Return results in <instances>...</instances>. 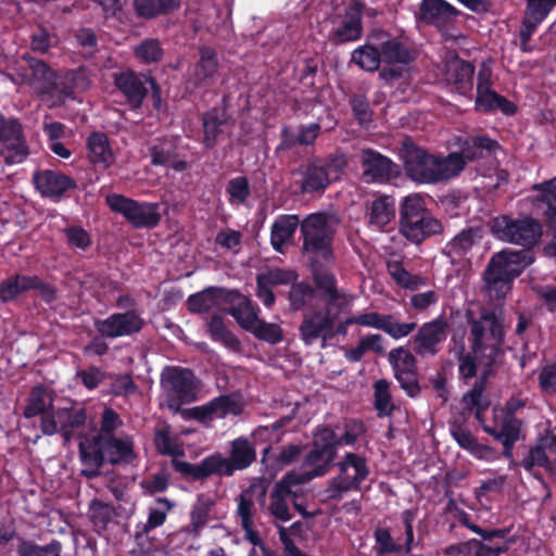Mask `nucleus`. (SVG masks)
Wrapping results in <instances>:
<instances>
[{"mask_svg":"<svg viewBox=\"0 0 556 556\" xmlns=\"http://www.w3.org/2000/svg\"><path fill=\"white\" fill-rule=\"evenodd\" d=\"M225 313L230 314L244 330L250 332L260 320L258 311L252 305L251 300L236 291L231 292Z\"/></svg>","mask_w":556,"mask_h":556,"instance_id":"29","label":"nucleus"},{"mask_svg":"<svg viewBox=\"0 0 556 556\" xmlns=\"http://www.w3.org/2000/svg\"><path fill=\"white\" fill-rule=\"evenodd\" d=\"M492 229L501 240L528 249L538 244L542 237V225L529 216L517 219L508 216L496 217Z\"/></svg>","mask_w":556,"mask_h":556,"instance_id":"9","label":"nucleus"},{"mask_svg":"<svg viewBox=\"0 0 556 556\" xmlns=\"http://www.w3.org/2000/svg\"><path fill=\"white\" fill-rule=\"evenodd\" d=\"M214 506L215 500L212 496L205 494L198 495L190 513V526L195 534H198L210 521Z\"/></svg>","mask_w":556,"mask_h":556,"instance_id":"45","label":"nucleus"},{"mask_svg":"<svg viewBox=\"0 0 556 556\" xmlns=\"http://www.w3.org/2000/svg\"><path fill=\"white\" fill-rule=\"evenodd\" d=\"M495 146L496 143L491 139L485 137H473L466 139L460 152L456 153L462 157L465 166L467 162L484 157L495 148Z\"/></svg>","mask_w":556,"mask_h":556,"instance_id":"43","label":"nucleus"},{"mask_svg":"<svg viewBox=\"0 0 556 556\" xmlns=\"http://www.w3.org/2000/svg\"><path fill=\"white\" fill-rule=\"evenodd\" d=\"M242 409L243 403L240 397L230 394L218 396L204 405L188 408L182 412V415L201 422H210L214 419L237 416Z\"/></svg>","mask_w":556,"mask_h":556,"instance_id":"15","label":"nucleus"},{"mask_svg":"<svg viewBox=\"0 0 556 556\" xmlns=\"http://www.w3.org/2000/svg\"><path fill=\"white\" fill-rule=\"evenodd\" d=\"M388 271L391 277L403 288H407L410 290H417L427 285V279L418 276L409 274L403 266L397 263H389Z\"/></svg>","mask_w":556,"mask_h":556,"instance_id":"51","label":"nucleus"},{"mask_svg":"<svg viewBox=\"0 0 556 556\" xmlns=\"http://www.w3.org/2000/svg\"><path fill=\"white\" fill-rule=\"evenodd\" d=\"M401 233L414 243H420L426 237L439 233L441 224L438 219L426 216L418 217L400 225Z\"/></svg>","mask_w":556,"mask_h":556,"instance_id":"34","label":"nucleus"},{"mask_svg":"<svg viewBox=\"0 0 556 556\" xmlns=\"http://www.w3.org/2000/svg\"><path fill=\"white\" fill-rule=\"evenodd\" d=\"M334 457L336 450L331 446L313 447L304 459L303 471H293L288 475L293 476L294 480L302 485L315 477L325 475Z\"/></svg>","mask_w":556,"mask_h":556,"instance_id":"19","label":"nucleus"},{"mask_svg":"<svg viewBox=\"0 0 556 556\" xmlns=\"http://www.w3.org/2000/svg\"><path fill=\"white\" fill-rule=\"evenodd\" d=\"M161 406L177 414L180 412L181 405L197 400L200 381L187 368L166 367L161 374Z\"/></svg>","mask_w":556,"mask_h":556,"instance_id":"6","label":"nucleus"},{"mask_svg":"<svg viewBox=\"0 0 556 556\" xmlns=\"http://www.w3.org/2000/svg\"><path fill=\"white\" fill-rule=\"evenodd\" d=\"M337 318L338 314L332 313L331 304L304 313L299 326L300 339L306 346L320 339L324 346L328 340L334 337V321Z\"/></svg>","mask_w":556,"mask_h":556,"instance_id":"11","label":"nucleus"},{"mask_svg":"<svg viewBox=\"0 0 556 556\" xmlns=\"http://www.w3.org/2000/svg\"><path fill=\"white\" fill-rule=\"evenodd\" d=\"M232 291L218 288H208L200 293L190 295L188 305L192 312H208L219 309L225 313Z\"/></svg>","mask_w":556,"mask_h":556,"instance_id":"30","label":"nucleus"},{"mask_svg":"<svg viewBox=\"0 0 556 556\" xmlns=\"http://www.w3.org/2000/svg\"><path fill=\"white\" fill-rule=\"evenodd\" d=\"M301 484L294 480L293 476L286 475L281 480L277 481L270 491L268 504L264 508V513L274 519V523L288 522L293 518V507L303 516L305 511L296 503L300 494Z\"/></svg>","mask_w":556,"mask_h":556,"instance_id":"8","label":"nucleus"},{"mask_svg":"<svg viewBox=\"0 0 556 556\" xmlns=\"http://www.w3.org/2000/svg\"><path fill=\"white\" fill-rule=\"evenodd\" d=\"M313 279L316 287L329 299L327 304L337 302L338 311H343L354 301V295L343 289H338L334 275L324 270L318 263H312Z\"/></svg>","mask_w":556,"mask_h":556,"instance_id":"21","label":"nucleus"},{"mask_svg":"<svg viewBox=\"0 0 556 556\" xmlns=\"http://www.w3.org/2000/svg\"><path fill=\"white\" fill-rule=\"evenodd\" d=\"M37 276L16 275L0 283V300L8 302L28 290H33Z\"/></svg>","mask_w":556,"mask_h":556,"instance_id":"44","label":"nucleus"},{"mask_svg":"<svg viewBox=\"0 0 556 556\" xmlns=\"http://www.w3.org/2000/svg\"><path fill=\"white\" fill-rule=\"evenodd\" d=\"M533 262L529 251L504 250L494 254L484 271V292L491 300H502L511 281Z\"/></svg>","mask_w":556,"mask_h":556,"instance_id":"4","label":"nucleus"},{"mask_svg":"<svg viewBox=\"0 0 556 556\" xmlns=\"http://www.w3.org/2000/svg\"><path fill=\"white\" fill-rule=\"evenodd\" d=\"M407 175L421 184H437L456 177L464 169V161L456 152L437 156L413 144L403 150Z\"/></svg>","mask_w":556,"mask_h":556,"instance_id":"2","label":"nucleus"},{"mask_svg":"<svg viewBox=\"0 0 556 556\" xmlns=\"http://www.w3.org/2000/svg\"><path fill=\"white\" fill-rule=\"evenodd\" d=\"M348 164L344 155H332L325 160H315L307 164L302 179L303 192L325 190L330 184L342 176Z\"/></svg>","mask_w":556,"mask_h":556,"instance_id":"10","label":"nucleus"},{"mask_svg":"<svg viewBox=\"0 0 556 556\" xmlns=\"http://www.w3.org/2000/svg\"><path fill=\"white\" fill-rule=\"evenodd\" d=\"M447 337V323L437 318L425 323L414 336V350L420 356L434 355Z\"/></svg>","mask_w":556,"mask_h":556,"instance_id":"18","label":"nucleus"},{"mask_svg":"<svg viewBox=\"0 0 556 556\" xmlns=\"http://www.w3.org/2000/svg\"><path fill=\"white\" fill-rule=\"evenodd\" d=\"M337 466L339 472L329 481L325 490L327 500H342L348 492L358 490L361 483L365 481L369 475L367 460L358 454H345Z\"/></svg>","mask_w":556,"mask_h":556,"instance_id":"7","label":"nucleus"},{"mask_svg":"<svg viewBox=\"0 0 556 556\" xmlns=\"http://www.w3.org/2000/svg\"><path fill=\"white\" fill-rule=\"evenodd\" d=\"M53 399L51 393L42 387H36L29 394L27 406L24 409V416L31 418L43 414L52 407Z\"/></svg>","mask_w":556,"mask_h":556,"instance_id":"49","label":"nucleus"},{"mask_svg":"<svg viewBox=\"0 0 556 556\" xmlns=\"http://www.w3.org/2000/svg\"><path fill=\"white\" fill-rule=\"evenodd\" d=\"M255 500V486L243 490L237 498V515L241 520V525L253 522V516L255 513L254 507Z\"/></svg>","mask_w":556,"mask_h":556,"instance_id":"54","label":"nucleus"},{"mask_svg":"<svg viewBox=\"0 0 556 556\" xmlns=\"http://www.w3.org/2000/svg\"><path fill=\"white\" fill-rule=\"evenodd\" d=\"M386 318L383 331L395 340L407 337L417 327L416 323H399L390 314Z\"/></svg>","mask_w":556,"mask_h":556,"instance_id":"62","label":"nucleus"},{"mask_svg":"<svg viewBox=\"0 0 556 556\" xmlns=\"http://www.w3.org/2000/svg\"><path fill=\"white\" fill-rule=\"evenodd\" d=\"M114 515L113 507L101 501H93L90 505L91 520L99 530L105 529Z\"/></svg>","mask_w":556,"mask_h":556,"instance_id":"59","label":"nucleus"},{"mask_svg":"<svg viewBox=\"0 0 556 556\" xmlns=\"http://www.w3.org/2000/svg\"><path fill=\"white\" fill-rule=\"evenodd\" d=\"M471 346L469 352L460 346L455 351L458 357V372L462 379L478 377L475 383L463 396L464 408L473 413L481 420V414L489 408L490 401L483 393L484 383L491 375L493 364L501 352L504 340L503 320L495 311L483 309L478 317L469 316Z\"/></svg>","mask_w":556,"mask_h":556,"instance_id":"1","label":"nucleus"},{"mask_svg":"<svg viewBox=\"0 0 556 556\" xmlns=\"http://www.w3.org/2000/svg\"><path fill=\"white\" fill-rule=\"evenodd\" d=\"M200 60L194 68V78L198 84L205 83L211 79L217 72L218 62L216 52L208 47H201Z\"/></svg>","mask_w":556,"mask_h":556,"instance_id":"48","label":"nucleus"},{"mask_svg":"<svg viewBox=\"0 0 556 556\" xmlns=\"http://www.w3.org/2000/svg\"><path fill=\"white\" fill-rule=\"evenodd\" d=\"M180 0H132L136 14L142 18H154L177 10Z\"/></svg>","mask_w":556,"mask_h":556,"instance_id":"42","label":"nucleus"},{"mask_svg":"<svg viewBox=\"0 0 556 556\" xmlns=\"http://www.w3.org/2000/svg\"><path fill=\"white\" fill-rule=\"evenodd\" d=\"M212 475L232 476L227 457L213 454L198 464V479H205Z\"/></svg>","mask_w":556,"mask_h":556,"instance_id":"50","label":"nucleus"},{"mask_svg":"<svg viewBox=\"0 0 556 556\" xmlns=\"http://www.w3.org/2000/svg\"><path fill=\"white\" fill-rule=\"evenodd\" d=\"M459 12L445 0H421L417 13L418 20L443 28L454 22Z\"/></svg>","mask_w":556,"mask_h":556,"instance_id":"24","label":"nucleus"},{"mask_svg":"<svg viewBox=\"0 0 556 556\" xmlns=\"http://www.w3.org/2000/svg\"><path fill=\"white\" fill-rule=\"evenodd\" d=\"M1 154L9 164L21 163L27 155L21 125L14 119H5L0 115Z\"/></svg>","mask_w":556,"mask_h":556,"instance_id":"17","label":"nucleus"},{"mask_svg":"<svg viewBox=\"0 0 556 556\" xmlns=\"http://www.w3.org/2000/svg\"><path fill=\"white\" fill-rule=\"evenodd\" d=\"M154 443L156 450L162 454L170 455L173 457L181 456L184 454V451L177 440L170 435L168 427L159 429L155 432Z\"/></svg>","mask_w":556,"mask_h":556,"instance_id":"55","label":"nucleus"},{"mask_svg":"<svg viewBox=\"0 0 556 556\" xmlns=\"http://www.w3.org/2000/svg\"><path fill=\"white\" fill-rule=\"evenodd\" d=\"M534 188L540 191L536 198L538 201L545 203L547 206L545 214L549 223H556V178Z\"/></svg>","mask_w":556,"mask_h":556,"instance_id":"56","label":"nucleus"},{"mask_svg":"<svg viewBox=\"0 0 556 556\" xmlns=\"http://www.w3.org/2000/svg\"><path fill=\"white\" fill-rule=\"evenodd\" d=\"M207 332L212 340L218 341L226 348L238 351L240 349V341L237 337L226 328L223 316L213 315L207 321Z\"/></svg>","mask_w":556,"mask_h":556,"instance_id":"47","label":"nucleus"},{"mask_svg":"<svg viewBox=\"0 0 556 556\" xmlns=\"http://www.w3.org/2000/svg\"><path fill=\"white\" fill-rule=\"evenodd\" d=\"M362 35V14L355 8H350L341 17L339 25L332 30L331 39L342 43L357 40Z\"/></svg>","mask_w":556,"mask_h":556,"instance_id":"35","label":"nucleus"},{"mask_svg":"<svg viewBox=\"0 0 556 556\" xmlns=\"http://www.w3.org/2000/svg\"><path fill=\"white\" fill-rule=\"evenodd\" d=\"M134 443L124 437H83L79 442V457L87 469L83 473L89 478L99 473L104 462L111 464L128 463L134 458Z\"/></svg>","mask_w":556,"mask_h":556,"instance_id":"3","label":"nucleus"},{"mask_svg":"<svg viewBox=\"0 0 556 556\" xmlns=\"http://www.w3.org/2000/svg\"><path fill=\"white\" fill-rule=\"evenodd\" d=\"M361 162L363 178L366 182L384 181L396 173L393 162L372 149L362 151Z\"/></svg>","mask_w":556,"mask_h":556,"instance_id":"22","label":"nucleus"},{"mask_svg":"<svg viewBox=\"0 0 556 556\" xmlns=\"http://www.w3.org/2000/svg\"><path fill=\"white\" fill-rule=\"evenodd\" d=\"M91 86L89 72L85 67L67 71L58 75L54 97L50 105H59L66 99L73 98L76 92H84Z\"/></svg>","mask_w":556,"mask_h":556,"instance_id":"20","label":"nucleus"},{"mask_svg":"<svg viewBox=\"0 0 556 556\" xmlns=\"http://www.w3.org/2000/svg\"><path fill=\"white\" fill-rule=\"evenodd\" d=\"M299 226L296 215H281L271 225L270 242L277 252H282L283 244L288 243Z\"/></svg>","mask_w":556,"mask_h":556,"instance_id":"39","label":"nucleus"},{"mask_svg":"<svg viewBox=\"0 0 556 556\" xmlns=\"http://www.w3.org/2000/svg\"><path fill=\"white\" fill-rule=\"evenodd\" d=\"M488 408H485L482 413H484ZM494 417L497 419L502 417V422L500 426L489 427L483 425V418L481 420L477 418V420L483 426L485 432L494 437L500 442L515 443L519 439L520 434V422L515 416L511 414H504V410L494 408ZM483 414H481L482 416Z\"/></svg>","mask_w":556,"mask_h":556,"instance_id":"33","label":"nucleus"},{"mask_svg":"<svg viewBox=\"0 0 556 556\" xmlns=\"http://www.w3.org/2000/svg\"><path fill=\"white\" fill-rule=\"evenodd\" d=\"M88 157L97 165L104 168L110 167L114 162V154L110 147L109 139L103 132H93L88 138Z\"/></svg>","mask_w":556,"mask_h":556,"instance_id":"37","label":"nucleus"},{"mask_svg":"<svg viewBox=\"0 0 556 556\" xmlns=\"http://www.w3.org/2000/svg\"><path fill=\"white\" fill-rule=\"evenodd\" d=\"M142 319L134 312L113 314L104 320L96 323V328L101 336L117 338L138 332L142 328Z\"/></svg>","mask_w":556,"mask_h":556,"instance_id":"23","label":"nucleus"},{"mask_svg":"<svg viewBox=\"0 0 556 556\" xmlns=\"http://www.w3.org/2000/svg\"><path fill=\"white\" fill-rule=\"evenodd\" d=\"M352 61L365 71H376L381 62L378 45L371 42V35L368 42L363 47L354 50Z\"/></svg>","mask_w":556,"mask_h":556,"instance_id":"46","label":"nucleus"},{"mask_svg":"<svg viewBox=\"0 0 556 556\" xmlns=\"http://www.w3.org/2000/svg\"><path fill=\"white\" fill-rule=\"evenodd\" d=\"M315 290L306 282L292 285L289 291V301L293 309L302 308L313 296Z\"/></svg>","mask_w":556,"mask_h":556,"instance_id":"60","label":"nucleus"},{"mask_svg":"<svg viewBox=\"0 0 556 556\" xmlns=\"http://www.w3.org/2000/svg\"><path fill=\"white\" fill-rule=\"evenodd\" d=\"M25 65L20 67L18 79L31 87L39 94L47 96L51 102L54 97V87L56 86L58 74L41 60L31 56H23Z\"/></svg>","mask_w":556,"mask_h":556,"instance_id":"14","label":"nucleus"},{"mask_svg":"<svg viewBox=\"0 0 556 556\" xmlns=\"http://www.w3.org/2000/svg\"><path fill=\"white\" fill-rule=\"evenodd\" d=\"M34 182L37 190L45 197H59L75 187L70 177L54 170H42L35 174Z\"/></svg>","mask_w":556,"mask_h":556,"instance_id":"32","label":"nucleus"},{"mask_svg":"<svg viewBox=\"0 0 556 556\" xmlns=\"http://www.w3.org/2000/svg\"><path fill=\"white\" fill-rule=\"evenodd\" d=\"M473 67L459 59H452L445 64L444 79L457 92L467 93L472 89Z\"/></svg>","mask_w":556,"mask_h":556,"instance_id":"31","label":"nucleus"},{"mask_svg":"<svg viewBox=\"0 0 556 556\" xmlns=\"http://www.w3.org/2000/svg\"><path fill=\"white\" fill-rule=\"evenodd\" d=\"M478 230H464L458 233L448 244L450 253L462 255L466 253L479 239Z\"/></svg>","mask_w":556,"mask_h":556,"instance_id":"58","label":"nucleus"},{"mask_svg":"<svg viewBox=\"0 0 556 556\" xmlns=\"http://www.w3.org/2000/svg\"><path fill=\"white\" fill-rule=\"evenodd\" d=\"M255 458V447L247 439L240 438L232 441L230 456L227 457L231 473L248 468Z\"/></svg>","mask_w":556,"mask_h":556,"instance_id":"41","label":"nucleus"},{"mask_svg":"<svg viewBox=\"0 0 556 556\" xmlns=\"http://www.w3.org/2000/svg\"><path fill=\"white\" fill-rule=\"evenodd\" d=\"M389 388L390 384L384 379L378 380L374 386L375 407L379 416H389L394 409Z\"/></svg>","mask_w":556,"mask_h":556,"instance_id":"53","label":"nucleus"},{"mask_svg":"<svg viewBox=\"0 0 556 556\" xmlns=\"http://www.w3.org/2000/svg\"><path fill=\"white\" fill-rule=\"evenodd\" d=\"M426 216L430 215L427 213L424 199L419 194H409L403 200L400 211V224Z\"/></svg>","mask_w":556,"mask_h":556,"instance_id":"52","label":"nucleus"},{"mask_svg":"<svg viewBox=\"0 0 556 556\" xmlns=\"http://www.w3.org/2000/svg\"><path fill=\"white\" fill-rule=\"evenodd\" d=\"M61 544L50 543L46 546H36L28 543H22L18 553L21 556H60Z\"/></svg>","mask_w":556,"mask_h":556,"instance_id":"63","label":"nucleus"},{"mask_svg":"<svg viewBox=\"0 0 556 556\" xmlns=\"http://www.w3.org/2000/svg\"><path fill=\"white\" fill-rule=\"evenodd\" d=\"M146 84H149L152 88L155 87V81L151 77H141L132 72H125L115 76L116 87L134 108H138L144 99L148 92Z\"/></svg>","mask_w":556,"mask_h":556,"instance_id":"26","label":"nucleus"},{"mask_svg":"<svg viewBox=\"0 0 556 556\" xmlns=\"http://www.w3.org/2000/svg\"><path fill=\"white\" fill-rule=\"evenodd\" d=\"M450 432L457 444L476 458L490 459L493 456L492 448L480 444L468 428L453 424L450 428Z\"/></svg>","mask_w":556,"mask_h":556,"instance_id":"36","label":"nucleus"},{"mask_svg":"<svg viewBox=\"0 0 556 556\" xmlns=\"http://www.w3.org/2000/svg\"><path fill=\"white\" fill-rule=\"evenodd\" d=\"M546 445L547 437L542 439L535 447L530 450L529 455L522 462L525 468L530 469L531 467L538 465L545 467L548 470L549 458L547 455Z\"/></svg>","mask_w":556,"mask_h":556,"instance_id":"61","label":"nucleus"},{"mask_svg":"<svg viewBox=\"0 0 556 556\" xmlns=\"http://www.w3.org/2000/svg\"><path fill=\"white\" fill-rule=\"evenodd\" d=\"M463 549L471 553V556H498L501 553L505 552L507 547L505 545L489 546L480 541L472 540L464 543Z\"/></svg>","mask_w":556,"mask_h":556,"instance_id":"64","label":"nucleus"},{"mask_svg":"<svg viewBox=\"0 0 556 556\" xmlns=\"http://www.w3.org/2000/svg\"><path fill=\"white\" fill-rule=\"evenodd\" d=\"M340 223V217L333 213H314L302 220V249L311 263L331 261L333 235Z\"/></svg>","mask_w":556,"mask_h":556,"instance_id":"5","label":"nucleus"},{"mask_svg":"<svg viewBox=\"0 0 556 556\" xmlns=\"http://www.w3.org/2000/svg\"><path fill=\"white\" fill-rule=\"evenodd\" d=\"M86 409L81 405L66 402L52 415L42 416L41 429L47 435L61 432L65 441H70L73 433L86 424Z\"/></svg>","mask_w":556,"mask_h":556,"instance_id":"12","label":"nucleus"},{"mask_svg":"<svg viewBox=\"0 0 556 556\" xmlns=\"http://www.w3.org/2000/svg\"><path fill=\"white\" fill-rule=\"evenodd\" d=\"M251 333L271 344L279 343L283 339V331L278 324L265 323L262 319L257 321V325L254 326Z\"/></svg>","mask_w":556,"mask_h":556,"instance_id":"57","label":"nucleus"},{"mask_svg":"<svg viewBox=\"0 0 556 556\" xmlns=\"http://www.w3.org/2000/svg\"><path fill=\"white\" fill-rule=\"evenodd\" d=\"M395 378L401 387L410 395L418 393L417 365L415 356L404 346L395 348L388 354Z\"/></svg>","mask_w":556,"mask_h":556,"instance_id":"16","label":"nucleus"},{"mask_svg":"<svg viewBox=\"0 0 556 556\" xmlns=\"http://www.w3.org/2000/svg\"><path fill=\"white\" fill-rule=\"evenodd\" d=\"M556 0H528V7L520 30L521 49L529 51L528 41L536 26L547 16Z\"/></svg>","mask_w":556,"mask_h":556,"instance_id":"27","label":"nucleus"},{"mask_svg":"<svg viewBox=\"0 0 556 556\" xmlns=\"http://www.w3.org/2000/svg\"><path fill=\"white\" fill-rule=\"evenodd\" d=\"M413 515L406 510L403 514V520L405 526V544L395 543L390 532L387 529H378L375 532L376 543L378 545L377 551L379 554H401L403 551L409 554L414 542V531L412 525Z\"/></svg>","mask_w":556,"mask_h":556,"instance_id":"28","label":"nucleus"},{"mask_svg":"<svg viewBox=\"0 0 556 556\" xmlns=\"http://www.w3.org/2000/svg\"><path fill=\"white\" fill-rule=\"evenodd\" d=\"M106 203L110 208L122 214L135 227H155L160 222L156 203H139L121 194H110L106 197Z\"/></svg>","mask_w":556,"mask_h":556,"instance_id":"13","label":"nucleus"},{"mask_svg":"<svg viewBox=\"0 0 556 556\" xmlns=\"http://www.w3.org/2000/svg\"><path fill=\"white\" fill-rule=\"evenodd\" d=\"M476 104L480 110H500L506 115L514 114L516 111V106L510 101L497 94L491 87L486 88L483 85L477 86Z\"/></svg>","mask_w":556,"mask_h":556,"instance_id":"40","label":"nucleus"},{"mask_svg":"<svg viewBox=\"0 0 556 556\" xmlns=\"http://www.w3.org/2000/svg\"><path fill=\"white\" fill-rule=\"evenodd\" d=\"M371 42L378 45L381 61L388 64H407L412 61V55L403 41L384 31H375L371 34Z\"/></svg>","mask_w":556,"mask_h":556,"instance_id":"25","label":"nucleus"},{"mask_svg":"<svg viewBox=\"0 0 556 556\" xmlns=\"http://www.w3.org/2000/svg\"><path fill=\"white\" fill-rule=\"evenodd\" d=\"M366 217L371 226L382 229L395 217V204L389 197H380L370 202Z\"/></svg>","mask_w":556,"mask_h":556,"instance_id":"38","label":"nucleus"}]
</instances>
